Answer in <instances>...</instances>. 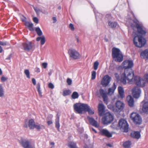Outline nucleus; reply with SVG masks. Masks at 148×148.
<instances>
[{
    "mask_svg": "<svg viewBox=\"0 0 148 148\" xmlns=\"http://www.w3.org/2000/svg\"><path fill=\"white\" fill-rule=\"evenodd\" d=\"M124 69L123 75L121 78V81L124 84L127 80L129 83L134 82L138 86L143 87L145 86V81L138 76H134V72L132 68L134 65L132 61L126 60L122 63Z\"/></svg>",
    "mask_w": 148,
    "mask_h": 148,
    "instance_id": "f257e3e1",
    "label": "nucleus"
},
{
    "mask_svg": "<svg viewBox=\"0 0 148 148\" xmlns=\"http://www.w3.org/2000/svg\"><path fill=\"white\" fill-rule=\"evenodd\" d=\"M112 56L115 61L121 62L123 61V56L119 49L113 47L112 49Z\"/></svg>",
    "mask_w": 148,
    "mask_h": 148,
    "instance_id": "f03ea898",
    "label": "nucleus"
},
{
    "mask_svg": "<svg viewBox=\"0 0 148 148\" xmlns=\"http://www.w3.org/2000/svg\"><path fill=\"white\" fill-rule=\"evenodd\" d=\"M133 42L135 45L138 47L144 46L146 43V40L142 36H136L134 37Z\"/></svg>",
    "mask_w": 148,
    "mask_h": 148,
    "instance_id": "7ed1b4c3",
    "label": "nucleus"
},
{
    "mask_svg": "<svg viewBox=\"0 0 148 148\" xmlns=\"http://www.w3.org/2000/svg\"><path fill=\"white\" fill-rule=\"evenodd\" d=\"M87 104L81 103H76L73 105L74 109L77 113L82 114L85 111Z\"/></svg>",
    "mask_w": 148,
    "mask_h": 148,
    "instance_id": "20e7f679",
    "label": "nucleus"
},
{
    "mask_svg": "<svg viewBox=\"0 0 148 148\" xmlns=\"http://www.w3.org/2000/svg\"><path fill=\"white\" fill-rule=\"evenodd\" d=\"M133 22L135 25L138 33L142 35H145L146 33V30L142 23L136 19L134 20Z\"/></svg>",
    "mask_w": 148,
    "mask_h": 148,
    "instance_id": "39448f33",
    "label": "nucleus"
},
{
    "mask_svg": "<svg viewBox=\"0 0 148 148\" xmlns=\"http://www.w3.org/2000/svg\"><path fill=\"white\" fill-rule=\"evenodd\" d=\"M118 125L121 130L125 132H128L129 125L125 120L123 119H120L119 121Z\"/></svg>",
    "mask_w": 148,
    "mask_h": 148,
    "instance_id": "423d86ee",
    "label": "nucleus"
},
{
    "mask_svg": "<svg viewBox=\"0 0 148 148\" xmlns=\"http://www.w3.org/2000/svg\"><path fill=\"white\" fill-rule=\"evenodd\" d=\"M113 120V116L110 112H109L105 114L102 120L103 124L108 125L111 123Z\"/></svg>",
    "mask_w": 148,
    "mask_h": 148,
    "instance_id": "0eeeda50",
    "label": "nucleus"
},
{
    "mask_svg": "<svg viewBox=\"0 0 148 148\" xmlns=\"http://www.w3.org/2000/svg\"><path fill=\"white\" fill-rule=\"evenodd\" d=\"M68 53L70 57L74 59H78L80 57L79 53L75 49H70L68 51Z\"/></svg>",
    "mask_w": 148,
    "mask_h": 148,
    "instance_id": "6e6552de",
    "label": "nucleus"
},
{
    "mask_svg": "<svg viewBox=\"0 0 148 148\" xmlns=\"http://www.w3.org/2000/svg\"><path fill=\"white\" fill-rule=\"evenodd\" d=\"M130 118L136 124H140L142 122V119L136 113L133 112L130 115Z\"/></svg>",
    "mask_w": 148,
    "mask_h": 148,
    "instance_id": "1a4fd4ad",
    "label": "nucleus"
},
{
    "mask_svg": "<svg viewBox=\"0 0 148 148\" xmlns=\"http://www.w3.org/2000/svg\"><path fill=\"white\" fill-rule=\"evenodd\" d=\"M19 142L24 148H35L34 147H32L30 141L27 139L21 138Z\"/></svg>",
    "mask_w": 148,
    "mask_h": 148,
    "instance_id": "9d476101",
    "label": "nucleus"
},
{
    "mask_svg": "<svg viewBox=\"0 0 148 148\" xmlns=\"http://www.w3.org/2000/svg\"><path fill=\"white\" fill-rule=\"evenodd\" d=\"M111 78L108 75H105L101 80V84L104 87L107 86L109 84Z\"/></svg>",
    "mask_w": 148,
    "mask_h": 148,
    "instance_id": "9b49d317",
    "label": "nucleus"
},
{
    "mask_svg": "<svg viewBox=\"0 0 148 148\" xmlns=\"http://www.w3.org/2000/svg\"><path fill=\"white\" fill-rule=\"evenodd\" d=\"M141 91L140 88L136 87L132 90V93L133 97L136 98H138L140 96Z\"/></svg>",
    "mask_w": 148,
    "mask_h": 148,
    "instance_id": "f8f14e48",
    "label": "nucleus"
},
{
    "mask_svg": "<svg viewBox=\"0 0 148 148\" xmlns=\"http://www.w3.org/2000/svg\"><path fill=\"white\" fill-rule=\"evenodd\" d=\"M32 48V43L30 42L23 43L22 44L21 49L25 51H29Z\"/></svg>",
    "mask_w": 148,
    "mask_h": 148,
    "instance_id": "ddd939ff",
    "label": "nucleus"
},
{
    "mask_svg": "<svg viewBox=\"0 0 148 148\" xmlns=\"http://www.w3.org/2000/svg\"><path fill=\"white\" fill-rule=\"evenodd\" d=\"M99 93L101 96L102 97L104 102H107L108 101V98L106 91L102 88H100L99 90Z\"/></svg>",
    "mask_w": 148,
    "mask_h": 148,
    "instance_id": "4468645a",
    "label": "nucleus"
},
{
    "mask_svg": "<svg viewBox=\"0 0 148 148\" xmlns=\"http://www.w3.org/2000/svg\"><path fill=\"white\" fill-rule=\"evenodd\" d=\"M87 119L90 124L96 127H99V125L98 124L97 122L95 121L92 117L88 116L87 117Z\"/></svg>",
    "mask_w": 148,
    "mask_h": 148,
    "instance_id": "2eb2a0df",
    "label": "nucleus"
},
{
    "mask_svg": "<svg viewBox=\"0 0 148 148\" xmlns=\"http://www.w3.org/2000/svg\"><path fill=\"white\" fill-rule=\"evenodd\" d=\"M100 132L101 135H104L108 138L111 137L112 136V134L106 129H102L100 130Z\"/></svg>",
    "mask_w": 148,
    "mask_h": 148,
    "instance_id": "dca6fc26",
    "label": "nucleus"
},
{
    "mask_svg": "<svg viewBox=\"0 0 148 148\" xmlns=\"http://www.w3.org/2000/svg\"><path fill=\"white\" fill-rule=\"evenodd\" d=\"M99 114L100 116H102L105 112V107L102 103H99L98 106Z\"/></svg>",
    "mask_w": 148,
    "mask_h": 148,
    "instance_id": "f3484780",
    "label": "nucleus"
},
{
    "mask_svg": "<svg viewBox=\"0 0 148 148\" xmlns=\"http://www.w3.org/2000/svg\"><path fill=\"white\" fill-rule=\"evenodd\" d=\"M60 115L57 113L56 115V119L55 120V127L57 129L58 131L59 130L60 127Z\"/></svg>",
    "mask_w": 148,
    "mask_h": 148,
    "instance_id": "a211bd4d",
    "label": "nucleus"
},
{
    "mask_svg": "<svg viewBox=\"0 0 148 148\" xmlns=\"http://www.w3.org/2000/svg\"><path fill=\"white\" fill-rule=\"evenodd\" d=\"M140 57L145 60L148 59V49H146L140 53Z\"/></svg>",
    "mask_w": 148,
    "mask_h": 148,
    "instance_id": "6ab92c4d",
    "label": "nucleus"
},
{
    "mask_svg": "<svg viewBox=\"0 0 148 148\" xmlns=\"http://www.w3.org/2000/svg\"><path fill=\"white\" fill-rule=\"evenodd\" d=\"M127 100L129 106L130 107H133L134 106V101L133 98L130 95L127 97Z\"/></svg>",
    "mask_w": 148,
    "mask_h": 148,
    "instance_id": "aec40b11",
    "label": "nucleus"
},
{
    "mask_svg": "<svg viewBox=\"0 0 148 148\" xmlns=\"http://www.w3.org/2000/svg\"><path fill=\"white\" fill-rule=\"evenodd\" d=\"M115 105L116 108L119 110H122L124 107V103L120 101H117Z\"/></svg>",
    "mask_w": 148,
    "mask_h": 148,
    "instance_id": "412c9836",
    "label": "nucleus"
},
{
    "mask_svg": "<svg viewBox=\"0 0 148 148\" xmlns=\"http://www.w3.org/2000/svg\"><path fill=\"white\" fill-rule=\"evenodd\" d=\"M143 104L142 110L145 113L148 112V102L143 101L142 102Z\"/></svg>",
    "mask_w": 148,
    "mask_h": 148,
    "instance_id": "4be33fe9",
    "label": "nucleus"
},
{
    "mask_svg": "<svg viewBox=\"0 0 148 148\" xmlns=\"http://www.w3.org/2000/svg\"><path fill=\"white\" fill-rule=\"evenodd\" d=\"M132 137L137 139H138L140 136V132L138 131H134L132 132L130 134Z\"/></svg>",
    "mask_w": 148,
    "mask_h": 148,
    "instance_id": "5701e85b",
    "label": "nucleus"
},
{
    "mask_svg": "<svg viewBox=\"0 0 148 148\" xmlns=\"http://www.w3.org/2000/svg\"><path fill=\"white\" fill-rule=\"evenodd\" d=\"M119 93L120 97L121 98H123L124 97V90L123 88L121 86H119L118 88Z\"/></svg>",
    "mask_w": 148,
    "mask_h": 148,
    "instance_id": "b1692460",
    "label": "nucleus"
},
{
    "mask_svg": "<svg viewBox=\"0 0 148 148\" xmlns=\"http://www.w3.org/2000/svg\"><path fill=\"white\" fill-rule=\"evenodd\" d=\"M85 112H88L90 115L93 114L94 113V111L92 108H90V106L87 104Z\"/></svg>",
    "mask_w": 148,
    "mask_h": 148,
    "instance_id": "393cba45",
    "label": "nucleus"
},
{
    "mask_svg": "<svg viewBox=\"0 0 148 148\" xmlns=\"http://www.w3.org/2000/svg\"><path fill=\"white\" fill-rule=\"evenodd\" d=\"M25 26L29 28L30 31H33L34 30L33 28V24L32 22L27 21L25 23Z\"/></svg>",
    "mask_w": 148,
    "mask_h": 148,
    "instance_id": "a878e982",
    "label": "nucleus"
},
{
    "mask_svg": "<svg viewBox=\"0 0 148 148\" xmlns=\"http://www.w3.org/2000/svg\"><path fill=\"white\" fill-rule=\"evenodd\" d=\"M35 125V122L33 119H31L29 121L28 126L30 129H34Z\"/></svg>",
    "mask_w": 148,
    "mask_h": 148,
    "instance_id": "bb28decb",
    "label": "nucleus"
},
{
    "mask_svg": "<svg viewBox=\"0 0 148 148\" xmlns=\"http://www.w3.org/2000/svg\"><path fill=\"white\" fill-rule=\"evenodd\" d=\"M40 40V44L42 45L44 44L45 42V38L44 36L41 37H38L36 38V40L37 41Z\"/></svg>",
    "mask_w": 148,
    "mask_h": 148,
    "instance_id": "cd10ccee",
    "label": "nucleus"
},
{
    "mask_svg": "<svg viewBox=\"0 0 148 148\" xmlns=\"http://www.w3.org/2000/svg\"><path fill=\"white\" fill-rule=\"evenodd\" d=\"M131 145V142L130 140L126 141L123 144V146L124 148H130Z\"/></svg>",
    "mask_w": 148,
    "mask_h": 148,
    "instance_id": "c85d7f7f",
    "label": "nucleus"
},
{
    "mask_svg": "<svg viewBox=\"0 0 148 148\" xmlns=\"http://www.w3.org/2000/svg\"><path fill=\"white\" fill-rule=\"evenodd\" d=\"M116 88V86L115 84V83H113V85L112 86L111 88H109L108 90V92L109 94H112L114 92L115 90V89Z\"/></svg>",
    "mask_w": 148,
    "mask_h": 148,
    "instance_id": "c756f323",
    "label": "nucleus"
},
{
    "mask_svg": "<svg viewBox=\"0 0 148 148\" xmlns=\"http://www.w3.org/2000/svg\"><path fill=\"white\" fill-rule=\"evenodd\" d=\"M108 25L110 27L112 28H115L116 26L117 23L116 22H111L109 21L108 22Z\"/></svg>",
    "mask_w": 148,
    "mask_h": 148,
    "instance_id": "7c9ffc66",
    "label": "nucleus"
},
{
    "mask_svg": "<svg viewBox=\"0 0 148 148\" xmlns=\"http://www.w3.org/2000/svg\"><path fill=\"white\" fill-rule=\"evenodd\" d=\"M68 146L70 148H79L77 147L76 143L73 142H69Z\"/></svg>",
    "mask_w": 148,
    "mask_h": 148,
    "instance_id": "2f4dec72",
    "label": "nucleus"
},
{
    "mask_svg": "<svg viewBox=\"0 0 148 148\" xmlns=\"http://www.w3.org/2000/svg\"><path fill=\"white\" fill-rule=\"evenodd\" d=\"M79 96V95L78 93L77 92H73L72 95H71V97L73 99H77Z\"/></svg>",
    "mask_w": 148,
    "mask_h": 148,
    "instance_id": "473e14b6",
    "label": "nucleus"
},
{
    "mask_svg": "<svg viewBox=\"0 0 148 148\" xmlns=\"http://www.w3.org/2000/svg\"><path fill=\"white\" fill-rule=\"evenodd\" d=\"M35 31L38 36H40L42 35V32L39 27H38L36 28Z\"/></svg>",
    "mask_w": 148,
    "mask_h": 148,
    "instance_id": "72a5a7b5",
    "label": "nucleus"
},
{
    "mask_svg": "<svg viewBox=\"0 0 148 148\" xmlns=\"http://www.w3.org/2000/svg\"><path fill=\"white\" fill-rule=\"evenodd\" d=\"M71 93V92L70 90H65L63 92L62 95L64 96L68 95Z\"/></svg>",
    "mask_w": 148,
    "mask_h": 148,
    "instance_id": "f704fd0d",
    "label": "nucleus"
},
{
    "mask_svg": "<svg viewBox=\"0 0 148 148\" xmlns=\"http://www.w3.org/2000/svg\"><path fill=\"white\" fill-rule=\"evenodd\" d=\"M4 96V91L3 86L0 85V97H3Z\"/></svg>",
    "mask_w": 148,
    "mask_h": 148,
    "instance_id": "c9c22d12",
    "label": "nucleus"
},
{
    "mask_svg": "<svg viewBox=\"0 0 148 148\" xmlns=\"http://www.w3.org/2000/svg\"><path fill=\"white\" fill-rule=\"evenodd\" d=\"M24 72L27 77L28 78H29L30 77L29 70L28 69H25V70Z\"/></svg>",
    "mask_w": 148,
    "mask_h": 148,
    "instance_id": "e433bc0d",
    "label": "nucleus"
},
{
    "mask_svg": "<svg viewBox=\"0 0 148 148\" xmlns=\"http://www.w3.org/2000/svg\"><path fill=\"white\" fill-rule=\"evenodd\" d=\"M99 63L97 61L95 62L94 64L93 67L94 70H97L98 68Z\"/></svg>",
    "mask_w": 148,
    "mask_h": 148,
    "instance_id": "4c0bfd02",
    "label": "nucleus"
},
{
    "mask_svg": "<svg viewBox=\"0 0 148 148\" xmlns=\"http://www.w3.org/2000/svg\"><path fill=\"white\" fill-rule=\"evenodd\" d=\"M96 72L95 71H92V72L91 79L92 80L94 79L96 77Z\"/></svg>",
    "mask_w": 148,
    "mask_h": 148,
    "instance_id": "58836bf2",
    "label": "nucleus"
},
{
    "mask_svg": "<svg viewBox=\"0 0 148 148\" xmlns=\"http://www.w3.org/2000/svg\"><path fill=\"white\" fill-rule=\"evenodd\" d=\"M8 42L6 41L2 42L0 41V45L2 46H5L9 45Z\"/></svg>",
    "mask_w": 148,
    "mask_h": 148,
    "instance_id": "ea45409f",
    "label": "nucleus"
},
{
    "mask_svg": "<svg viewBox=\"0 0 148 148\" xmlns=\"http://www.w3.org/2000/svg\"><path fill=\"white\" fill-rule=\"evenodd\" d=\"M33 9L37 14H39L40 12H42V11L39 8L36 7H33Z\"/></svg>",
    "mask_w": 148,
    "mask_h": 148,
    "instance_id": "a19ab883",
    "label": "nucleus"
},
{
    "mask_svg": "<svg viewBox=\"0 0 148 148\" xmlns=\"http://www.w3.org/2000/svg\"><path fill=\"white\" fill-rule=\"evenodd\" d=\"M66 82L68 85H70L72 84V80L71 79L68 78L67 79Z\"/></svg>",
    "mask_w": 148,
    "mask_h": 148,
    "instance_id": "79ce46f5",
    "label": "nucleus"
},
{
    "mask_svg": "<svg viewBox=\"0 0 148 148\" xmlns=\"http://www.w3.org/2000/svg\"><path fill=\"white\" fill-rule=\"evenodd\" d=\"M69 27L72 31H73L74 30V28L73 24L70 23L69 25Z\"/></svg>",
    "mask_w": 148,
    "mask_h": 148,
    "instance_id": "37998d69",
    "label": "nucleus"
},
{
    "mask_svg": "<svg viewBox=\"0 0 148 148\" xmlns=\"http://www.w3.org/2000/svg\"><path fill=\"white\" fill-rule=\"evenodd\" d=\"M33 21L36 23H37L38 22V18L36 17H34L33 18Z\"/></svg>",
    "mask_w": 148,
    "mask_h": 148,
    "instance_id": "c03bdc74",
    "label": "nucleus"
},
{
    "mask_svg": "<svg viewBox=\"0 0 148 148\" xmlns=\"http://www.w3.org/2000/svg\"><path fill=\"white\" fill-rule=\"evenodd\" d=\"M48 86L49 88L51 89H53L54 88V86L53 84L52 83H49L48 84Z\"/></svg>",
    "mask_w": 148,
    "mask_h": 148,
    "instance_id": "a18cd8bd",
    "label": "nucleus"
},
{
    "mask_svg": "<svg viewBox=\"0 0 148 148\" xmlns=\"http://www.w3.org/2000/svg\"><path fill=\"white\" fill-rule=\"evenodd\" d=\"M1 81L2 82H4L7 79V78L3 76L1 78Z\"/></svg>",
    "mask_w": 148,
    "mask_h": 148,
    "instance_id": "49530a36",
    "label": "nucleus"
},
{
    "mask_svg": "<svg viewBox=\"0 0 148 148\" xmlns=\"http://www.w3.org/2000/svg\"><path fill=\"white\" fill-rule=\"evenodd\" d=\"M144 78L147 82L148 83V74H146L145 75Z\"/></svg>",
    "mask_w": 148,
    "mask_h": 148,
    "instance_id": "de8ad7c7",
    "label": "nucleus"
},
{
    "mask_svg": "<svg viewBox=\"0 0 148 148\" xmlns=\"http://www.w3.org/2000/svg\"><path fill=\"white\" fill-rule=\"evenodd\" d=\"M42 65L43 68L44 69H45L47 67V64L46 62H44L42 63Z\"/></svg>",
    "mask_w": 148,
    "mask_h": 148,
    "instance_id": "09e8293b",
    "label": "nucleus"
},
{
    "mask_svg": "<svg viewBox=\"0 0 148 148\" xmlns=\"http://www.w3.org/2000/svg\"><path fill=\"white\" fill-rule=\"evenodd\" d=\"M22 17H23L22 18H21V19L22 20V21L23 22H25H25H26L27 21H26V18L23 15H22Z\"/></svg>",
    "mask_w": 148,
    "mask_h": 148,
    "instance_id": "8fccbe9b",
    "label": "nucleus"
},
{
    "mask_svg": "<svg viewBox=\"0 0 148 148\" xmlns=\"http://www.w3.org/2000/svg\"><path fill=\"white\" fill-rule=\"evenodd\" d=\"M35 71L37 73H39L40 72V70L39 68L36 67L35 69Z\"/></svg>",
    "mask_w": 148,
    "mask_h": 148,
    "instance_id": "3c124183",
    "label": "nucleus"
},
{
    "mask_svg": "<svg viewBox=\"0 0 148 148\" xmlns=\"http://www.w3.org/2000/svg\"><path fill=\"white\" fill-rule=\"evenodd\" d=\"M40 83H38L36 86V88L38 90H40Z\"/></svg>",
    "mask_w": 148,
    "mask_h": 148,
    "instance_id": "603ef678",
    "label": "nucleus"
},
{
    "mask_svg": "<svg viewBox=\"0 0 148 148\" xmlns=\"http://www.w3.org/2000/svg\"><path fill=\"white\" fill-rule=\"evenodd\" d=\"M36 128L37 130H39L40 129V125H37L35 124L34 125V128Z\"/></svg>",
    "mask_w": 148,
    "mask_h": 148,
    "instance_id": "864d4df0",
    "label": "nucleus"
},
{
    "mask_svg": "<svg viewBox=\"0 0 148 148\" xmlns=\"http://www.w3.org/2000/svg\"><path fill=\"white\" fill-rule=\"evenodd\" d=\"M37 91L38 92V94H39V96L40 97H42V92L41 90H38Z\"/></svg>",
    "mask_w": 148,
    "mask_h": 148,
    "instance_id": "5fc2aeb1",
    "label": "nucleus"
},
{
    "mask_svg": "<svg viewBox=\"0 0 148 148\" xmlns=\"http://www.w3.org/2000/svg\"><path fill=\"white\" fill-rule=\"evenodd\" d=\"M93 11H94V12L95 13V16L96 18V19H97V17L98 16V14H99V13H97V12L96 13L95 11V10L94 9H93Z\"/></svg>",
    "mask_w": 148,
    "mask_h": 148,
    "instance_id": "6e6d98bb",
    "label": "nucleus"
},
{
    "mask_svg": "<svg viewBox=\"0 0 148 148\" xmlns=\"http://www.w3.org/2000/svg\"><path fill=\"white\" fill-rule=\"evenodd\" d=\"M32 81L33 84L34 85H35L36 84V81L35 79L34 78H33L32 79Z\"/></svg>",
    "mask_w": 148,
    "mask_h": 148,
    "instance_id": "4d7b16f0",
    "label": "nucleus"
},
{
    "mask_svg": "<svg viewBox=\"0 0 148 148\" xmlns=\"http://www.w3.org/2000/svg\"><path fill=\"white\" fill-rule=\"evenodd\" d=\"M53 23H55L57 21V19L56 18V17H53Z\"/></svg>",
    "mask_w": 148,
    "mask_h": 148,
    "instance_id": "13d9d810",
    "label": "nucleus"
},
{
    "mask_svg": "<svg viewBox=\"0 0 148 148\" xmlns=\"http://www.w3.org/2000/svg\"><path fill=\"white\" fill-rule=\"evenodd\" d=\"M47 123L48 125H49L53 123V122L52 121H47Z\"/></svg>",
    "mask_w": 148,
    "mask_h": 148,
    "instance_id": "bf43d9fd",
    "label": "nucleus"
},
{
    "mask_svg": "<svg viewBox=\"0 0 148 148\" xmlns=\"http://www.w3.org/2000/svg\"><path fill=\"white\" fill-rule=\"evenodd\" d=\"M115 76L117 79H118L119 77V76L118 74L117 73H115L114 74Z\"/></svg>",
    "mask_w": 148,
    "mask_h": 148,
    "instance_id": "052dcab7",
    "label": "nucleus"
},
{
    "mask_svg": "<svg viewBox=\"0 0 148 148\" xmlns=\"http://www.w3.org/2000/svg\"><path fill=\"white\" fill-rule=\"evenodd\" d=\"M11 55H9L6 59V60H10L11 59Z\"/></svg>",
    "mask_w": 148,
    "mask_h": 148,
    "instance_id": "680f3d73",
    "label": "nucleus"
},
{
    "mask_svg": "<svg viewBox=\"0 0 148 148\" xmlns=\"http://www.w3.org/2000/svg\"><path fill=\"white\" fill-rule=\"evenodd\" d=\"M3 51V48L2 47L0 46V53H1Z\"/></svg>",
    "mask_w": 148,
    "mask_h": 148,
    "instance_id": "e2e57ef3",
    "label": "nucleus"
},
{
    "mask_svg": "<svg viewBox=\"0 0 148 148\" xmlns=\"http://www.w3.org/2000/svg\"><path fill=\"white\" fill-rule=\"evenodd\" d=\"M106 145L109 147H112V145L110 144H106Z\"/></svg>",
    "mask_w": 148,
    "mask_h": 148,
    "instance_id": "0e129e2a",
    "label": "nucleus"
},
{
    "mask_svg": "<svg viewBox=\"0 0 148 148\" xmlns=\"http://www.w3.org/2000/svg\"><path fill=\"white\" fill-rule=\"evenodd\" d=\"M52 73V70H50V72L48 73V75L49 76H50Z\"/></svg>",
    "mask_w": 148,
    "mask_h": 148,
    "instance_id": "69168bd1",
    "label": "nucleus"
},
{
    "mask_svg": "<svg viewBox=\"0 0 148 148\" xmlns=\"http://www.w3.org/2000/svg\"><path fill=\"white\" fill-rule=\"evenodd\" d=\"M91 129H92V130L93 131H94L95 133H97V132L96 131L94 128H92Z\"/></svg>",
    "mask_w": 148,
    "mask_h": 148,
    "instance_id": "338daca9",
    "label": "nucleus"
},
{
    "mask_svg": "<svg viewBox=\"0 0 148 148\" xmlns=\"http://www.w3.org/2000/svg\"><path fill=\"white\" fill-rule=\"evenodd\" d=\"M54 144L55 143L53 142H51L50 143V145H53V146H54Z\"/></svg>",
    "mask_w": 148,
    "mask_h": 148,
    "instance_id": "774afa93",
    "label": "nucleus"
}]
</instances>
